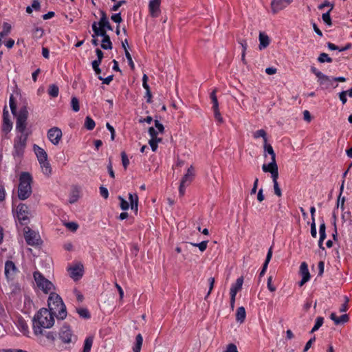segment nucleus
Wrapping results in <instances>:
<instances>
[{
	"instance_id": "57",
	"label": "nucleus",
	"mask_w": 352,
	"mask_h": 352,
	"mask_svg": "<svg viewBox=\"0 0 352 352\" xmlns=\"http://www.w3.org/2000/svg\"><path fill=\"white\" fill-rule=\"evenodd\" d=\"M107 170H108V173H109L110 177L111 178L114 179L115 178V173H114V171L113 170L112 162H111V159H109V164L107 165Z\"/></svg>"
},
{
	"instance_id": "11",
	"label": "nucleus",
	"mask_w": 352,
	"mask_h": 352,
	"mask_svg": "<svg viewBox=\"0 0 352 352\" xmlns=\"http://www.w3.org/2000/svg\"><path fill=\"white\" fill-rule=\"evenodd\" d=\"M292 0H272L271 2V9L274 14L285 8L292 3Z\"/></svg>"
},
{
	"instance_id": "46",
	"label": "nucleus",
	"mask_w": 352,
	"mask_h": 352,
	"mask_svg": "<svg viewBox=\"0 0 352 352\" xmlns=\"http://www.w3.org/2000/svg\"><path fill=\"white\" fill-rule=\"evenodd\" d=\"M72 110L78 112L80 110L79 101L76 97H72L71 100Z\"/></svg>"
},
{
	"instance_id": "48",
	"label": "nucleus",
	"mask_w": 352,
	"mask_h": 352,
	"mask_svg": "<svg viewBox=\"0 0 352 352\" xmlns=\"http://www.w3.org/2000/svg\"><path fill=\"white\" fill-rule=\"evenodd\" d=\"M121 157H122V163L124 168L126 170L129 164V160L127 157V155L124 151H122L121 153Z\"/></svg>"
},
{
	"instance_id": "41",
	"label": "nucleus",
	"mask_w": 352,
	"mask_h": 352,
	"mask_svg": "<svg viewBox=\"0 0 352 352\" xmlns=\"http://www.w3.org/2000/svg\"><path fill=\"white\" fill-rule=\"evenodd\" d=\"M324 322V318L322 317H318L316 319V322L312 329L311 330V333H314L319 329V328L322 325Z\"/></svg>"
},
{
	"instance_id": "61",
	"label": "nucleus",
	"mask_w": 352,
	"mask_h": 352,
	"mask_svg": "<svg viewBox=\"0 0 352 352\" xmlns=\"http://www.w3.org/2000/svg\"><path fill=\"white\" fill-rule=\"evenodd\" d=\"M310 69H311V72L316 76V77L318 78V80H319L320 78H321V76L324 74L323 73H322L320 71H319L317 68H316L314 66H311Z\"/></svg>"
},
{
	"instance_id": "2",
	"label": "nucleus",
	"mask_w": 352,
	"mask_h": 352,
	"mask_svg": "<svg viewBox=\"0 0 352 352\" xmlns=\"http://www.w3.org/2000/svg\"><path fill=\"white\" fill-rule=\"evenodd\" d=\"M55 314L46 308H41L34 316L32 329L36 336L43 334V329H50L54 324Z\"/></svg>"
},
{
	"instance_id": "52",
	"label": "nucleus",
	"mask_w": 352,
	"mask_h": 352,
	"mask_svg": "<svg viewBox=\"0 0 352 352\" xmlns=\"http://www.w3.org/2000/svg\"><path fill=\"white\" fill-rule=\"evenodd\" d=\"M100 62H99V60H94L92 62V67H93V69L94 70L95 73L96 74H100L101 73V69H100L99 66L100 65Z\"/></svg>"
},
{
	"instance_id": "7",
	"label": "nucleus",
	"mask_w": 352,
	"mask_h": 352,
	"mask_svg": "<svg viewBox=\"0 0 352 352\" xmlns=\"http://www.w3.org/2000/svg\"><path fill=\"white\" fill-rule=\"evenodd\" d=\"M30 211L27 205L19 204L16 210V218L22 226H26L30 222Z\"/></svg>"
},
{
	"instance_id": "26",
	"label": "nucleus",
	"mask_w": 352,
	"mask_h": 352,
	"mask_svg": "<svg viewBox=\"0 0 352 352\" xmlns=\"http://www.w3.org/2000/svg\"><path fill=\"white\" fill-rule=\"evenodd\" d=\"M38 163L42 168L43 174L48 176L52 173V167L48 161V158L45 160L40 161Z\"/></svg>"
},
{
	"instance_id": "4",
	"label": "nucleus",
	"mask_w": 352,
	"mask_h": 352,
	"mask_svg": "<svg viewBox=\"0 0 352 352\" xmlns=\"http://www.w3.org/2000/svg\"><path fill=\"white\" fill-rule=\"evenodd\" d=\"M32 177L28 172H22L19 176L18 186V197L21 200H25L31 195Z\"/></svg>"
},
{
	"instance_id": "63",
	"label": "nucleus",
	"mask_w": 352,
	"mask_h": 352,
	"mask_svg": "<svg viewBox=\"0 0 352 352\" xmlns=\"http://www.w3.org/2000/svg\"><path fill=\"white\" fill-rule=\"evenodd\" d=\"M225 352H238V350L236 346L234 344L231 343L227 346Z\"/></svg>"
},
{
	"instance_id": "8",
	"label": "nucleus",
	"mask_w": 352,
	"mask_h": 352,
	"mask_svg": "<svg viewBox=\"0 0 352 352\" xmlns=\"http://www.w3.org/2000/svg\"><path fill=\"white\" fill-rule=\"evenodd\" d=\"M47 135L52 144L58 145L61 140L63 133L60 129L54 126L48 130Z\"/></svg>"
},
{
	"instance_id": "56",
	"label": "nucleus",
	"mask_w": 352,
	"mask_h": 352,
	"mask_svg": "<svg viewBox=\"0 0 352 352\" xmlns=\"http://www.w3.org/2000/svg\"><path fill=\"white\" fill-rule=\"evenodd\" d=\"M126 3V1L125 0L119 1L112 6L111 10L112 11H117L120 8V7H121L122 5L125 4Z\"/></svg>"
},
{
	"instance_id": "32",
	"label": "nucleus",
	"mask_w": 352,
	"mask_h": 352,
	"mask_svg": "<svg viewBox=\"0 0 352 352\" xmlns=\"http://www.w3.org/2000/svg\"><path fill=\"white\" fill-rule=\"evenodd\" d=\"M333 8V5H331L330 9L325 13H323L322 15V19L324 23H326L328 26H331L332 25L331 18L330 15L331 11Z\"/></svg>"
},
{
	"instance_id": "21",
	"label": "nucleus",
	"mask_w": 352,
	"mask_h": 352,
	"mask_svg": "<svg viewBox=\"0 0 352 352\" xmlns=\"http://www.w3.org/2000/svg\"><path fill=\"white\" fill-rule=\"evenodd\" d=\"M330 318L334 322L335 324L338 325L340 324H344L347 322L349 320V316L347 314H343L340 317H338L336 313H331L330 315Z\"/></svg>"
},
{
	"instance_id": "45",
	"label": "nucleus",
	"mask_w": 352,
	"mask_h": 352,
	"mask_svg": "<svg viewBox=\"0 0 352 352\" xmlns=\"http://www.w3.org/2000/svg\"><path fill=\"white\" fill-rule=\"evenodd\" d=\"M78 198H79L78 191L77 190H72V192H71V194L69 195V202L70 204H74L75 202H76L78 201Z\"/></svg>"
},
{
	"instance_id": "28",
	"label": "nucleus",
	"mask_w": 352,
	"mask_h": 352,
	"mask_svg": "<svg viewBox=\"0 0 352 352\" xmlns=\"http://www.w3.org/2000/svg\"><path fill=\"white\" fill-rule=\"evenodd\" d=\"M300 274L302 278L306 279H310V274L308 269V265L305 262H302L300 266Z\"/></svg>"
},
{
	"instance_id": "55",
	"label": "nucleus",
	"mask_w": 352,
	"mask_h": 352,
	"mask_svg": "<svg viewBox=\"0 0 352 352\" xmlns=\"http://www.w3.org/2000/svg\"><path fill=\"white\" fill-rule=\"evenodd\" d=\"M100 195L105 199L109 197V191L107 188L104 186H100Z\"/></svg>"
},
{
	"instance_id": "1",
	"label": "nucleus",
	"mask_w": 352,
	"mask_h": 352,
	"mask_svg": "<svg viewBox=\"0 0 352 352\" xmlns=\"http://www.w3.org/2000/svg\"><path fill=\"white\" fill-rule=\"evenodd\" d=\"M9 104L12 113L16 118V131L17 135L14 139L13 155L21 157L27 145L28 138L32 133L31 131L27 128L28 111L26 106H23L17 112L16 104L12 94L10 96Z\"/></svg>"
},
{
	"instance_id": "49",
	"label": "nucleus",
	"mask_w": 352,
	"mask_h": 352,
	"mask_svg": "<svg viewBox=\"0 0 352 352\" xmlns=\"http://www.w3.org/2000/svg\"><path fill=\"white\" fill-rule=\"evenodd\" d=\"M118 199L120 200V206L122 210H126L129 208V204L128 201H126L123 197L121 196L118 197Z\"/></svg>"
},
{
	"instance_id": "9",
	"label": "nucleus",
	"mask_w": 352,
	"mask_h": 352,
	"mask_svg": "<svg viewBox=\"0 0 352 352\" xmlns=\"http://www.w3.org/2000/svg\"><path fill=\"white\" fill-rule=\"evenodd\" d=\"M12 129V122L10 119L9 112L5 106L3 111V123L1 129L3 132L8 133Z\"/></svg>"
},
{
	"instance_id": "37",
	"label": "nucleus",
	"mask_w": 352,
	"mask_h": 352,
	"mask_svg": "<svg viewBox=\"0 0 352 352\" xmlns=\"http://www.w3.org/2000/svg\"><path fill=\"white\" fill-rule=\"evenodd\" d=\"M318 61L320 63H332L333 59L329 56V55L324 52L321 53L317 58Z\"/></svg>"
},
{
	"instance_id": "23",
	"label": "nucleus",
	"mask_w": 352,
	"mask_h": 352,
	"mask_svg": "<svg viewBox=\"0 0 352 352\" xmlns=\"http://www.w3.org/2000/svg\"><path fill=\"white\" fill-rule=\"evenodd\" d=\"M129 199L130 201L131 208V210L135 211V213L137 214L138 210V196L136 193L129 194Z\"/></svg>"
},
{
	"instance_id": "51",
	"label": "nucleus",
	"mask_w": 352,
	"mask_h": 352,
	"mask_svg": "<svg viewBox=\"0 0 352 352\" xmlns=\"http://www.w3.org/2000/svg\"><path fill=\"white\" fill-rule=\"evenodd\" d=\"M212 109L214 111V116L215 120L217 121H218L219 123H222L223 122V118L220 113L219 107H217V109Z\"/></svg>"
},
{
	"instance_id": "16",
	"label": "nucleus",
	"mask_w": 352,
	"mask_h": 352,
	"mask_svg": "<svg viewBox=\"0 0 352 352\" xmlns=\"http://www.w3.org/2000/svg\"><path fill=\"white\" fill-rule=\"evenodd\" d=\"M160 0H151L148 9L152 17H157L160 13Z\"/></svg>"
},
{
	"instance_id": "33",
	"label": "nucleus",
	"mask_w": 352,
	"mask_h": 352,
	"mask_svg": "<svg viewBox=\"0 0 352 352\" xmlns=\"http://www.w3.org/2000/svg\"><path fill=\"white\" fill-rule=\"evenodd\" d=\"M101 47L104 50H111L112 49V43L111 41L109 36H104V38H102Z\"/></svg>"
},
{
	"instance_id": "24",
	"label": "nucleus",
	"mask_w": 352,
	"mask_h": 352,
	"mask_svg": "<svg viewBox=\"0 0 352 352\" xmlns=\"http://www.w3.org/2000/svg\"><path fill=\"white\" fill-rule=\"evenodd\" d=\"M262 169H263V172H265V173H272V172L275 171L276 170H278V166H277V164H276V160H271V162L269 164H263Z\"/></svg>"
},
{
	"instance_id": "62",
	"label": "nucleus",
	"mask_w": 352,
	"mask_h": 352,
	"mask_svg": "<svg viewBox=\"0 0 352 352\" xmlns=\"http://www.w3.org/2000/svg\"><path fill=\"white\" fill-rule=\"evenodd\" d=\"M316 340V338L315 336H314L313 338H311L305 344V346L303 349V352H307L309 349L310 347L311 346L312 344L315 342Z\"/></svg>"
},
{
	"instance_id": "10",
	"label": "nucleus",
	"mask_w": 352,
	"mask_h": 352,
	"mask_svg": "<svg viewBox=\"0 0 352 352\" xmlns=\"http://www.w3.org/2000/svg\"><path fill=\"white\" fill-rule=\"evenodd\" d=\"M26 228L28 230H25L24 237L27 244L32 246L38 245L39 239L37 238L36 232L28 227Z\"/></svg>"
},
{
	"instance_id": "17",
	"label": "nucleus",
	"mask_w": 352,
	"mask_h": 352,
	"mask_svg": "<svg viewBox=\"0 0 352 352\" xmlns=\"http://www.w3.org/2000/svg\"><path fill=\"white\" fill-rule=\"evenodd\" d=\"M243 283V276L238 278L236 279V282L231 285V287L230 289V296H236L237 292L241 289Z\"/></svg>"
},
{
	"instance_id": "54",
	"label": "nucleus",
	"mask_w": 352,
	"mask_h": 352,
	"mask_svg": "<svg viewBox=\"0 0 352 352\" xmlns=\"http://www.w3.org/2000/svg\"><path fill=\"white\" fill-rule=\"evenodd\" d=\"M125 56L128 60L129 65L130 66L131 69H134V68H135L134 63H133V61L132 60V57L128 50H126Z\"/></svg>"
},
{
	"instance_id": "53",
	"label": "nucleus",
	"mask_w": 352,
	"mask_h": 352,
	"mask_svg": "<svg viewBox=\"0 0 352 352\" xmlns=\"http://www.w3.org/2000/svg\"><path fill=\"white\" fill-rule=\"evenodd\" d=\"M111 19L116 23H120L122 21V16H121V14L119 12V13H116V14H113L111 16Z\"/></svg>"
},
{
	"instance_id": "27",
	"label": "nucleus",
	"mask_w": 352,
	"mask_h": 352,
	"mask_svg": "<svg viewBox=\"0 0 352 352\" xmlns=\"http://www.w3.org/2000/svg\"><path fill=\"white\" fill-rule=\"evenodd\" d=\"M16 326L19 331L24 335L27 336L29 333L28 325L23 318H19L18 319Z\"/></svg>"
},
{
	"instance_id": "44",
	"label": "nucleus",
	"mask_w": 352,
	"mask_h": 352,
	"mask_svg": "<svg viewBox=\"0 0 352 352\" xmlns=\"http://www.w3.org/2000/svg\"><path fill=\"white\" fill-rule=\"evenodd\" d=\"M162 141V138L159 139H151L148 142L149 145L153 152H155L157 149V144Z\"/></svg>"
},
{
	"instance_id": "25",
	"label": "nucleus",
	"mask_w": 352,
	"mask_h": 352,
	"mask_svg": "<svg viewBox=\"0 0 352 352\" xmlns=\"http://www.w3.org/2000/svg\"><path fill=\"white\" fill-rule=\"evenodd\" d=\"M259 49L266 48L270 44V38L264 32L259 33Z\"/></svg>"
},
{
	"instance_id": "31",
	"label": "nucleus",
	"mask_w": 352,
	"mask_h": 352,
	"mask_svg": "<svg viewBox=\"0 0 352 352\" xmlns=\"http://www.w3.org/2000/svg\"><path fill=\"white\" fill-rule=\"evenodd\" d=\"M94 338L92 336L86 338L84 342L83 349L82 352H90L93 344Z\"/></svg>"
},
{
	"instance_id": "20",
	"label": "nucleus",
	"mask_w": 352,
	"mask_h": 352,
	"mask_svg": "<svg viewBox=\"0 0 352 352\" xmlns=\"http://www.w3.org/2000/svg\"><path fill=\"white\" fill-rule=\"evenodd\" d=\"M91 28L94 32V34L92 35L93 37L102 36L103 38L104 36H109V35L107 34V30L98 27L97 22H94L92 23Z\"/></svg>"
},
{
	"instance_id": "42",
	"label": "nucleus",
	"mask_w": 352,
	"mask_h": 352,
	"mask_svg": "<svg viewBox=\"0 0 352 352\" xmlns=\"http://www.w3.org/2000/svg\"><path fill=\"white\" fill-rule=\"evenodd\" d=\"M210 98L212 103V109H217V107H219V102L216 95L215 89L210 93Z\"/></svg>"
},
{
	"instance_id": "64",
	"label": "nucleus",
	"mask_w": 352,
	"mask_h": 352,
	"mask_svg": "<svg viewBox=\"0 0 352 352\" xmlns=\"http://www.w3.org/2000/svg\"><path fill=\"white\" fill-rule=\"evenodd\" d=\"M346 93L347 92H346L345 91H342L339 93V98L343 104H344L347 101Z\"/></svg>"
},
{
	"instance_id": "14",
	"label": "nucleus",
	"mask_w": 352,
	"mask_h": 352,
	"mask_svg": "<svg viewBox=\"0 0 352 352\" xmlns=\"http://www.w3.org/2000/svg\"><path fill=\"white\" fill-rule=\"evenodd\" d=\"M318 82H319L320 85L322 87V89H329L332 87H336L338 85L336 86H333V78H331L329 76H327L325 74H323L321 78H320L319 80H318Z\"/></svg>"
},
{
	"instance_id": "40",
	"label": "nucleus",
	"mask_w": 352,
	"mask_h": 352,
	"mask_svg": "<svg viewBox=\"0 0 352 352\" xmlns=\"http://www.w3.org/2000/svg\"><path fill=\"white\" fill-rule=\"evenodd\" d=\"M77 312L79 316L85 319H89L91 318L89 311L86 308H80L77 309Z\"/></svg>"
},
{
	"instance_id": "18",
	"label": "nucleus",
	"mask_w": 352,
	"mask_h": 352,
	"mask_svg": "<svg viewBox=\"0 0 352 352\" xmlns=\"http://www.w3.org/2000/svg\"><path fill=\"white\" fill-rule=\"evenodd\" d=\"M33 150L38 162L45 160L47 158H48L46 151L37 144L33 145Z\"/></svg>"
},
{
	"instance_id": "58",
	"label": "nucleus",
	"mask_w": 352,
	"mask_h": 352,
	"mask_svg": "<svg viewBox=\"0 0 352 352\" xmlns=\"http://www.w3.org/2000/svg\"><path fill=\"white\" fill-rule=\"evenodd\" d=\"M65 226L72 231H76L78 228V225L75 222H68L65 224Z\"/></svg>"
},
{
	"instance_id": "43",
	"label": "nucleus",
	"mask_w": 352,
	"mask_h": 352,
	"mask_svg": "<svg viewBox=\"0 0 352 352\" xmlns=\"http://www.w3.org/2000/svg\"><path fill=\"white\" fill-rule=\"evenodd\" d=\"M208 242V241H201V243H190V244L194 247H197L199 249V250L203 252L207 248Z\"/></svg>"
},
{
	"instance_id": "47",
	"label": "nucleus",
	"mask_w": 352,
	"mask_h": 352,
	"mask_svg": "<svg viewBox=\"0 0 352 352\" xmlns=\"http://www.w3.org/2000/svg\"><path fill=\"white\" fill-rule=\"evenodd\" d=\"M11 30V25L8 23H3V30L0 32V34H1L2 37L7 36Z\"/></svg>"
},
{
	"instance_id": "29",
	"label": "nucleus",
	"mask_w": 352,
	"mask_h": 352,
	"mask_svg": "<svg viewBox=\"0 0 352 352\" xmlns=\"http://www.w3.org/2000/svg\"><path fill=\"white\" fill-rule=\"evenodd\" d=\"M246 316L245 309L243 307H240L236 309V320L242 323L244 322Z\"/></svg>"
},
{
	"instance_id": "35",
	"label": "nucleus",
	"mask_w": 352,
	"mask_h": 352,
	"mask_svg": "<svg viewBox=\"0 0 352 352\" xmlns=\"http://www.w3.org/2000/svg\"><path fill=\"white\" fill-rule=\"evenodd\" d=\"M264 151L271 155V160H276V154L271 144H268L265 142L264 144Z\"/></svg>"
},
{
	"instance_id": "13",
	"label": "nucleus",
	"mask_w": 352,
	"mask_h": 352,
	"mask_svg": "<svg viewBox=\"0 0 352 352\" xmlns=\"http://www.w3.org/2000/svg\"><path fill=\"white\" fill-rule=\"evenodd\" d=\"M18 272V269L12 261H7L5 263V275L8 279H13Z\"/></svg>"
},
{
	"instance_id": "34",
	"label": "nucleus",
	"mask_w": 352,
	"mask_h": 352,
	"mask_svg": "<svg viewBox=\"0 0 352 352\" xmlns=\"http://www.w3.org/2000/svg\"><path fill=\"white\" fill-rule=\"evenodd\" d=\"M59 89L58 87L54 84L50 85L48 89V94L52 97L56 98L58 96Z\"/></svg>"
},
{
	"instance_id": "15",
	"label": "nucleus",
	"mask_w": 352,
	"mask_h": 352,
	"mask_svg": "<svg viewBox=\"0 0 352 352\" xmlns=\"http://www.w3.org/2000/svg\"><path fill=\"white\" fill-rule=\"evenodd\" d=\"M100 21L97 23L99 27L105 30H112L113 28L109 21L106 12L103 10H100Z\"/></svg>"
},
{
	"instance_id": "60",
	"label": "nucleus",
	"mask_w": 352,
	"mask_h": 352,
	"mask_svg": "<svg viewBox=\"0 0 352 352\" xmlns=\"http://www.w3.org/2000/svg\"><path fill=\"white\" fill-rule=\"evenodd\" d=\"M98 78L102 81L103 84L109 85L112 81L113 75H110L104 78H103L102 76H98Z\"/></svg>"
},
{
	"instance_id": "39",
	"label": "nucleus",
	"mask_w": 352,
	"mask_h": 352,
	"mask_svg": "<svg viewBox=\"0 0 352 352\" xmlns=\"http://www.w3.org/2000/svg\"><path fill=\"white\" fill-rule=\"evenodd\" d=\"M266 132L265 130L263 129H259V130H257L256 131L254 134H253V137L255 138V139H257V138H263V140H264V142H267V137H266Z\"/></svg>"
},
{
	"instance_id": "3",
	"label": "nucleus",
	"mask_w": 352,
	"mask_h": 352,
	"mask_svg": "<svg viewBox=\"0 0 352 352\" xmlns=\"http://www.w3.org/2000/svg\"><path fill=\"white\" fill-rule=\"evenodd\" d=\"M47 305L49 311L54 313L58 320H63L67 317L66 307L61 297L55 292H51L48 297Z\"/></svg>"
},
{
	"instance_id": "38",
	"label": "nucleus",
	"mask_w": 352,
	"mask_h": 352,
	"mask_svg": "<svg viewBox=\"0 0 352 352\" xmlns=\"http://www.w3.org/2000/svg\"><path fill=\"white\" fill-rule=\"evenodd\" d=\"M32 36L36 38H40L43 36L44 30L42 28L34 27L32 31Z\"/></svg>"
},
{
	"instance_id": "22",
	"label": "nucleus",
	"mask_w": 352,
	"mask_h": 352,
	"mask_svg": "<svg viewBox=\"0 0 352 352\" xmlns=\"http://www.w3.org/2000/svg\"><path fill=\"white\" fill-rule=\"evenodd\" d=\"M272 257V247H270V249L268 250V252H267V256H266V258H265V262H264V263L263 265L261 271L260 272L259 278H261L265 274V273L266 272L268 264H269Z\"/></svg>"
},
{
	"instance_id": "36",
	"label": "nucleus",
	"mask_w": 352,
	"mask_h": 352,
	"mask_svg": "<svg viewBox=\"0 0 352 352\" xmlns=\"http://www.w3.org/2000/svg\"><path fill=\"white\" fill-rule=\"evenodd\" d=\"M96 126L94 120L89 116H87L85 121V126L87 130H93Z\"/></svg>"
},
{
	"instance_id": "30",
	"label": "nucleus",
	"mask_w": 352,
	"mask_h": 352,
	"mask_svg": "<svg viewBox=\"0 0 352 352\" xmlns=\"http://www.w3.org/2000/svg\"><path fill=\"white\" fill-rule=\"evenodd\" d=\"M143 342V338L140 333L138 334L135 338V344L133 347V352H140Z\"/></svg>"
},
{
	"instance_id": "50",
	"label": "nucleus",
	"mask_w": 352,
	"mask_h": 352,
	"mask_svg": "<svg viewBox=\"0 0 352 352\" xmlns=\"http://www.w3.org/2000/svg\"><path fill=\"white\" fill-rule=\"evenodd\" d=\"M214 282H215V280H214V277H210V278H208L209 289H208V292L206 296H205V299H207V298L211 294V292H212V289L214 288Z\"/></svg>"
},
{
	"instance_id": "6",
	"label": "nucleus",
	"mask_w": 352,
	"mask_h": 352,
	"mask_svg": "<svg viewBox=\"0 0 352 352\" xmlns=\"http://www.w3.org/2000/svg\"><path fill=\"white\" fill-rule=\"evenodd\" d=\"M33 277L36 286L40 289L44 294H50L52 290L55 289L54 285L48 279H47L43 274L38 271H35L33 273Z\"/></svg>"
},
{
	"instance_id": "19",
	"label": "nucleus",
	"mask_w": 352,
	"mask_h": 352,
	"mask_svg": "<svg viewBox=\"0 0 352 352\" xmlns=\"http://www.w3.org/2000/svg\"><path fill=\"white\" fill-rule=\"evenodd\" d=\"M194 178V170L192 166H190L188 170L186 173L184 175L181 180V184L188 186L192 181Z\"/></svg>"
},
{
	"instance_id": "5",
	"label": "nucleus",
	"mask_w": 352,
	"mask_h": 352,
	"mask_svg": "<svg viewBox=\"0 0 352 352\" xmlns=\"http://www.w3.org/2000/svg\"><path fill=\"white\" fill-rule=\"evenodd\" d=\"M58 338L61 342L66 344L65 348L69 349L76 342L78 338L69 326H63L58 332Z\"/></svg>"
},
{
	"instance_id": "59",
	"label": "nucleus",
	"mask_w": 352,
	"mask_h": 352,
	"mask_svg": "<svg viewBox=\"0 0 352 352\" xmlns=\"http://www.w3.org/2000/svg\"><path fill=\"white\" fill-rule=\"evenodd\" d=\"M311 235L312 237L316 238L317 236L316 226L315 221L311 223Z\"/></svg>"
},
{
	"instance_id": "12",
	"label": "nucleus",
	"mask_w": 352,
	"mask_h": 352,
	"mask_svg": "<svg viewBox=\"0 0 352 352\" xmlns=\"http://www.w3.org/2000/svg\"><path fill=\"white\" fill-rule=\"evenodd\" d=\"M68 272L70 277L74 280H78L83 275V266L82 265H75L69 267Z\"/></svg>"
}]
</instances>
